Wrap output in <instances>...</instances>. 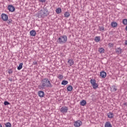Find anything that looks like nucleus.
I'll return each instance as SVG.
<instances>
[{
	"label": "nucleus",
	"mask_w": 127,
	"mask_h": 127,
	"mask_svg": "<svg viewBox=\"0 0 127 127\" xmlns=\"http://www.w3.org/2000/svg\"><path fill=\"white\" fill-rule=\"evenodd\" d=\"M67 84H68V81L67 80H63L62 82V85H67Z\"/></svg>",
	"instance_id": "26"
},
{
	"label": "nucleus",
	"mask_w": 127,
	"mask_h": 127,
	"mask_svg": "<svg viewBox=\"0 0 127 127\" xmlns=\"http://www.w3.org/2000/svg\"><path fill=\"white\" fill-rule=\"evenodd\" d=\"M30 34L31 36H35V35H36V31L34 30H32L30 31Z\"/></svg>",
	"instance_id": "13"
},
{
	"label": "nucleus",
	"mask_w": 127,
	"mask_h": 127,
	"mask_svg": "<svg viewBox=\"0 0 127 127\" xmlns=\"http://www.w3.org/2000/svg\"><path fill=\"white\" fill-rule=\"evenodd\" d=\"M115 45V44L114 43H109L108 44V46L111 48L112 47H114V46Z\"/></svg>",
	"instance_id": "28"
},
{
	"label": "nucleus",
	"mask_w": 127,
	"mask_h": 127,
	"mask_svg": "<svg viewBox=\"0 0 127 127\" xmlns=\"http://www.w3.org/2000/svg\"><path fill=\"white\" fill-rule=\"evenodd\" d=\"M67 36L66 35L61 36H60V37H59L58 39L57 42L59 44H63L67 42Z\"/></svg>",
	"instance_id": "3"
},
{
	"label": "nucleus",
	"mask_w": 127,
	"mask_h": 127,
	"mask_svg": "<svg viewBox=\"0 0 127 127\" xmlns=\"http://www.w3.org/2000/svg\"><path fill=\"white\" fill-rule=\"evenodd\" d=\"M111 26H112V27L114 28V27H117V26H118V23H117L116 22H111Z\"/></svg>",
	"instance_id": "17"
},
{
	"label": "nucleus",
	"mask_w": 127,
	"mask_h": 127,
	"mask_svg": "<svg viewBox=\"0 0 127 127\" xmlns=\"http://www.w3.org/2000/svg\"><path fill=\"white\" fill-rule=\"evenodd\" d=\"M100 76L102 78H106L107 76V73L105 71L100 72Z\"/></svg>",
	"instance_id": "11"
},
{
	"label": "nucleus",
	"mask_w": 127,
	"mask_h": 127,
	"mask_svg": "<svg viewBox=\"0 0 127 127\" xmlns=\"http://www.w3.org/2000/svg\"><path fill=\"white\" fill-rule=\"evenodd\" d=\"M8 80L10 81V82H12L13 79L12 78H8Z\"/></svg>",
	"instance_id": "34"
},
{
	"label": "nucleus",
	"mask_w": 127,
	"mask_h": 127,
	"mask_svg": "<svg viewBox=\"0 0 127 127\" xmlns=\"http://www.w3.org/2000/svg\"><path fill=\"white\" fill-rule=\"evenodd\" d=\"M0 127H2V126H1V124H0Z\"/></svg>",
	"instance_id": "38"
},
{
	"label": "nucleus",
	"mask_w": 127,
	"mask_h": 127,
	"mask_svg": "<svg viewBox=\"0 0 127 127\" xmlns=\"http://www.w3.org/2000/svg\"><path fill=\"white\" fill-rule=\"evenodd\" d=\"M40 2H45L46 1V0H39Z\"/></svg>",
	"instance_id": "33"
},
{
	"label": "nucleus",
	"mask_w": 127,
	"mask_h": 127,
	"mask_svg": "<svg viewBox=\"0 0 127 127\" xmlns=\"http://www.w3.org/2000/svg\"><path fill=\"white\" fill-rule=\"evenodd\" d=\"M8 9L9 11L13 12L15 10V8L12 5H9L8 6Z\"/></svg>",
	"instance_id": "7"
},
{
	"label": "nucleus",
	"mask_w": 127,
	"mask_h": 127,
	"mask_svg": "<svg viewBox=\"0 0 127 127\" xmlns=\"http://www.w3.org/2000/svg\"><path fill=\"white\" fill-rule=\"evenodd\" d=\"M108 118H109V119H113V118H114V113L109 112L108 114Z\"/></svg>",
	"instance_id": "15"
},
{
	"label": "nucleus",
	"mask_w": 127,
	"mask_h": 127,
	"mask_svg": "<svg viewBox=\"0 0 127 127\" xmlns=\"http://www.w3.org/2000/svg\"><path fill=\"white\" fill-rule=\"evenodd\" d=\"M99 29L100 31H101V32H104V30L105 29V28H104V26H99Z\"/></svg>",
	"instance_id": "25"
},
{
	"label": "nucleus",
	"mask_w": 127,
	"mask_h": 127,
	"mask_svg": "<svg viewBox=\"0 0 127 127\" xmlns=\"http://www.w3.org/2000/svg\"><path fill=\"white\" fill-rule=\"evenodd\" d=\"M90 84H91L93 89H96L98 88V85L97 83H96V79H91L90 80Z\"/></svg>",
	"instance_id": "4"
},
{
	"label": "nucleus",
	"mask_w": 127,
	"mask_h": 127,
	"mask_svg": "<svg viewBox=\"0 0 127 127\" xmlns=\"http://www.w3.org/2000/svg\"><path fill=\"white\" fill-rule=\"evenodd\" d=\"M73 90V87L71 85H68L67 87V90L68 92H72V90Z\"/></svg>",
	"instance_id": "19"
},
{
	"label": "nucleus",
	"mask_w": 127,
	"mask_h": 127,
	"mask_svg": "<svg viewBox=\"0 0 127 127\" xmlns=\"http://www.w3.org/2000/svg\"><path fill=\"white\" fill-rule=\"evenodd\" d=\"M62 11V10L60 7H59L56 9V13H57V14H59V13H61Z\"/></svg>",
	"instance_id": "18"
},
{
	"label": "nucleus",
	"mask_w": 127,
	"mask_h": 127,
	"mask_svg": "<svg viewBox=\"0 0 127 127\" xmlns=\"http://www.w3.org/2000/svg\"><path fill=\"white\" fill-rule=\"evenodd\" d=\"M58 78H59V80H62V79H63V75L62 74H59Z\"/></svg>",
	"instance_id": "29"
},
{
	"label": "nucleus",
	"mask_w": 127,
	"mask_h": 127,
	"mask_svg": "<svg viewBox=\"0 0 127 127\" xmlns=\"http://www.w3.org/2000/svg\"><path fill=\"white\" fill-rule=\"evenodd\" d=\"M22 66H23V63H21L19 64V66L17 67V69L21 70V69H22Z\"/></svg>",
	"instance_id": "22"
},
{
	"label": "nucleus",
	"mask_w": 127,
	"mask_h": 127,
	"mask_svg": "<svg viewBox=\"0 0 127 127\" xmlns=\"http://www.w3.org/2000/svg\"><path fill=\"white\" fill-rule=\"evenodd\" d=\"M125 45L127 46V40L125 41Z\"/></svg>",
	"instance_id": "36"
},
{
	"label": "nucleus",
	"mask_w": 127,
	"mask_h": 127,
	"mask_svg": "<svg viewBox=\"0 0 127 127\" xmlns=\"http://www.w3.org/2000/svg\"><path fill=\"white\" fill-rule=\"evenodd\" d=\"M10 104V103H9V102H7V101H4V106H7Z\"/></svg>",
	"instance_id": "31"
},
{
	"label": "nucleus",
	"mask_w": 127,
	"mask_h": 127,
	"mask_svg": "<svg viewBox=\"0 0 127 127\" xmlns=\"http://www.w3.org/2000/svg\"><path fill=\"white\" fill-rule=\"evenodd\" d=\"M86 104H87V102L86 101V100H82L81 102H80V105L81 106H86Z\"/></svg>",
	"instance_id": "20"
},
{
	"label": "nucleus",
	"mask_w": 127,
	"mask_h": 127,
	"mask_svg": "<svg viewBox=\"0 0 127 127\" xmlns=\"http://www.w3.org/2000/svg\"><path fill=\"white\" fill-rule=\"evenodd\" d=\"M98 52H100V53H104V52H105V49L103 48H99Z\"/></svg>",
	"instance_id": "24"
},
{
	"label": "nucleus",
	"mask_w": 127,
	"mask_h": 127,
	"mask_svg": "<svg viewBox=\"0 0 127 127\" xmlns=\"http://www.w3.org/2000/svg\"><path fill=\"white\" fill-rule=\"evenodd\" d=\"M64 17H69L70 16V13L68 11H66L64 13Z\"/></svg>",
	"instance_id": "23"
},
{
	"label": "nucleus",
	"mask_w": 127,
	"mask_h": 127,
	"mask_svg": "<svg viewBox=\"0 0 127 127\" xmlns=\"http://www.w3.org/2000/svg\"><path fill=\"white\" fill-rule=\"evenodd\" d=\"M117 90H118V88L116 85H113L112 87H111V92H116Z\"/></svg>",
	"instance_id": "12"
},
{
	"label": "nucleus",
	"mask_w": 127,
	"mask_h": 127,
	"mask_svg": "<svg viewBox=\"0 0 127 127\" xmlns=\"http://www.w3.org/2000/svg\"><path fill=\"white\" fill-rule=\"evenodd\" d=\"M105 127H113V126L110 122H107L105 123Z\"/></svg>",
	"instance_id": "16"
},
{
	"label": "nucleus",
	"mask_w": 127,
	"mask_h": 127,
	"mask_svg": "<svg viewBox=\"0 0 127 127\" xmlns=\"http://www.w3.org/2000/svg\"><path fill=\"white\" fill-rule=\"evenodd\" d=\"M94 40L95 42H99L101 40V37H99V36L95 37Z\"/></svg>",
	"instance_id": "21"
},
{
	"label": "nucleus",
	"mask_w": 127,
	"mask_h": 127,
	"mask_svg": "<svg viewBox=\"0 0 127 127\" xmlns=\"http://www.w3.org/2000/svg\"><path fill=\"white\" fill-rule=\"evenodd\" d=\"M49 14V12L47 8H44L43 10H40L37 14L39 18H43L47 16Z\"/></svg>",
	"instance_id": "2"
},
{
	"label": "nucleus",
	"mask_w": 127,
	"mask_h": 127,
	"mask_svg": "<svg viewBox=\"0 0 127 127\" xmlns=\"http://www.w3.org/2000/svg\"><path fill=\"white\" fill-rule=\"evenodd\" d=\"M13 72V71H12V69H8V74H12Z\"/></svg>",
	"instance_id": "30"
},
{
	"label": "nucleus",
	"mask_w": 127,
	"mask_h": 127,
	"mask_svg": "<svg viewBox=\"0 0 127 127\" xmlns=\"http://www.w3.org/2000/svg\"><path fill=\"white\" fill-rule=\"evenodd\" d=\"M38 96L39 97H40V98H43V97L45 96V94L44 93V91H38Z\"/></svg>",
	"instance_id": "10"
},
{
	"label": "nucleus",
	"mask_w": 127,
	"mask_h": 127,
	"mask_svg": "<svg viewBox=\"0 0 127 127\" xmlns=\"http://www.w3.org/2000/svg\"><path fill=\"white\" fill-rule=\"evenodd\" d=\"M1 18L3 21H7L8 19V16L5 13H2L1 15Z\"/></svg>",
	"instance_id": "5"
},
{
	"label": "nucleus",
	"mask_w": 127,
	"mask_h": 127,
	"mask_svg": "<svg viewBox=\"0 0 127 127\" xmlns=\"http://www.w3.org/2000/svg\"><path fill=\"white\" fill-rule=\"evenodd\" d=\"M33 64H34V65H36V64H37V62H33Z\"/></svg>",
	"instance_id": "35"
},
{
	"label": "nucleus",
	"mask_w": 127,
	"mask_h": 127,
	"mask_svg": "<svg viewBox=\"0 0 127 127\" xmlns=\"http://www.w3.org/2000/svg\"><path fill=\"white\" fill-rule=\"evenodd\" d=\"M123 23L124 25H127V19H124L123 20Z\"/></svg>",
	"instance_id": "27"
},
{
	"label": "nucleus",
	"mask_w": 127,
	"mask_h": 127,
	"mask_svg": "<svg viewBox=\"0 0 127 127\" xmlns=\"http://www.w3.org/2000/svg\"><path fill=\"white\" fill-rule=\"evenodd\" d=\"M53 85L51 84L50 80L47 78H44L40 85L41 89H45V88H52Z\"/></svg>",
	"instance_id": "1"
},
{
	"label": "nucleus",
	"mask_w": 127,
	"mask_h": 127,
	"mask_svg": "<svg viewBox=\"0 0 127 127\" xmlns=\"http://www.w3.org/2000/svg\"><path fill=\"white\" fill-rule=\"evenodd\" d=\"M115 51L117 54L120 55V54H122V52H123V49H122L121 48H118L115 49Z\"/></svg>",
	"instance_id": "9"
},
{
	"label": "nucleus",
	"mask_w": 127,
	"mask_h": 127,
	"mask_svg": "<svg viewBox=\"0 0 127 127\" xmlns=\"http://www.w3.org/2000/svg\"><path fill=\"white\" fill-rule=\"evenodd\" d=\"M124 106H127V103L126 102V103H125L124 104Z\"/></svg>",
	"instance_id": "37"
},
{
	"label": "nucleus",
	"mask_w": 127,
	"mask_h": 127,
	"mask_svg": "<svg viewBox=\"0 0 127 127\" xmlns=\"http://www.w3.org/2000/svg\"><path fill=\"white\" fill-rule=\"evenodd\" d=\"M61 113H63L66 114L68 112V107H63L60 110Z\"/></svg>",
	"instance_id": "6"
},
{
	"label": "nucleus",
	"mask_w": 127,
	"mask_h": 127,
	"mask_svg": "<svg viewBox=\"0 0 127 127\" xmlns=\"http://www.w3.org/2000/svg\"><path fill=\"white\" fill-rule=\"evenodd\" d=\"M7 21L8 24H10V23H11V22H12V20H11V19H8L7 20Z\"/></svg>",
	"instance_id": "32"
},
{
	"label": "nucleus",
	"mask_w": 127,
	"mask_h": 127,
	"mask_svg": "<svg viewBox=\"0 0 127 127\" xmlns=\"http://www.w3.org/2000/svg\"><path fill=\"white\" fill-rule=\"evenodd\" d=\"M67 63H68L69 66H72V65H74V61L73 59L68 60Z\"/></svg>",
	"instance_id": "14"
},
{
	"label": "nucleus",
	"mask_w": 127,
	"mask_h": 127,
	"mask_svg": "<svg viewBox=\"0 0 127 127\" xmlns=\"http://www.w3.org/2000/svg\"><path fill=\"white\" fill-rule=\"evenodd\" d=\"M74 126L75 127H80V126H82V121L80 120L76 121L74 124Z\"/></svg>",
	"instance_id": "8"
}]
</instances>
